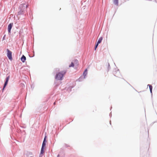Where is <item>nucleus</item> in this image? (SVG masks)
Wrapping results in <instances>:
<instances>
[{
  "label": "nucleus",
  "instance_id": "2eb2a0df",
  "mask_svg": "<svg viewBox=\"0 0 157 157\" xmlns=\"http://www.w3.org/2000/svg\"><path fill=\"white\" fill-rule=\"evenodd\" d=\"M97 47H98V46H95V50H96V48H97Z\"/></svg>",
  "mask_w": 157,
  "mask_h": 157
},
{
  "label": "nucleus",
  "instance_id": "ddd939ff",
  "mask_svg": "<svg viewBox=\"0 0 157 157\" xmlns=\"http://www.w3.org/2000/svg\"><path fill=\"white\" fill-rule=\"evenodd\" d=\"M44 147H41V154H42L44 153Z\"/></svg>",
  "mask_w": 157,
  "mask_h": 157
},
{
  "label": "nucleus",
  "instance_id": "20e7f679",
  "mask_svg": "<svg viewBox=\"0 0 157 157\" xmlns=\"http://www.w3.org/2000/svg\"><path fill=\"white\" fill-rule=\"evenodd\" d=\"M9 78H10V76H8L6 78V81L5 82V83H4V85L3 88L2 89V92H3L6 86L7 85V84Z\"/></svg>",
  "mask_w": 157,
  "mask_h": 157
},
{
  "label": "nucleus",
  "instance_id": "0eeeda50",
  "mask_svg": "<svg viewBox=\"0 0 157 157\" xmlns=\"http://www.w3.org/2000/svg\"><path fill=\"white\" fill-rule=\"evenodd\" d=\"M26 59V57L24 55H23L22 57L21 58V61L22 62L24 63Z\"/></svg>",
  "mask_w": 157,
  "mask_h": 157
},
{
  "label": "nucleus",
  "instance_id": "4468645a",
  "mask_svg": "<svg viewBox=\"0 0 157 157\" xmlns=\"http://www.w3.org/2000/svg\"><path fill=\"white\" fill-rule=\"evenodd\" d=\"M99 44V43H97L96 44L95 46H98Z\"/></svg>",
  "mask_w": 157,
  "mask_h": 157
},
{
  "label": "nucleus",
  "instance_id": "f257e3e1",
  "mask_svg": "<svg viewBox=\"0 0 157 157\" xmlns=\"http://www.w3.org/2000/svg\"><path fill=\"white\" fill-rule=\"evenodd\" d=\"M65 71H63L57 73L56 76V78L58 80H62L63 79V76L66 74Z\"/></svg>",
  "mask_w": 157,
  "mask_h": 157
},
{
  "label": "nucleus",
  "instance_id": "f03ea898",
  "mask_svg": "<svg viewBox=\"0 0 157 157\" xmlns=\"http://www.w3.org/2000/svg\"><path fill=\"white\" fill-rule=\"evenodd\" d=\"M27 5L25 4H21L19 6V9H20L19 13H21L24 10L27 9Z\"/></svg>",
  "mask_w": 157,
  "mask_h": 157
},
{
  "label": "nucleus",
  "instance_id": "dca6fc26",
  "mask_svg": "<svg viewBox=\"0 0 157 157\" xmlns=\"http://www.w3.org/2000/svg\"><path fill=\"white\" fill-rule=\"evenodd\" d=\"M55 104H56V103H55V102L54 103V105H55Z\"/></svg>",
  "mask_w": 157,
  "mask_h": 157
},
{
  "label": "nucleus",
  "instance_id": "1a4fd4ad",
  "mask_svg": "<svg viewBox=\"0 0 157 157\" xmlns=\"http://www.w3.org/2000/svg\"><path fill=\"white\" fill-rule=\"evenodd\" d=\"M102 39L103 38L102 37H101L100 38H99L98 40L97 43L99 44L100 43L102 40Z\"/></svg>",
  "mask_w": 157,
  "mask_h": 157
},
{
  "label": "nucleus",
  "instance_id": "39448f33",
  "mask_svg": "<svg viewBox=\"0 0 157 157\" xmlns=\"http://www.w3.org/2000/svg\"><path fill=\"white\" fill-rule=\"evenodd\" d=\"M13 23H10L9 25L8 26V30L9 33L10 32L11 29L13 25Z\"/></svg>",
  "mask_w": 157,
  "mask_h": 157
},
{
  "label": "nucleus",
  "instance_id": "423d86ee",
  "mask_svg": "<svg viewBox=\"0 0 157 157\" xmlns=\"http://www.w3.org/2000/svg\"><path fill=\"white\" fill-rule=\"evenodd\" d=\"M78 63V61L76 60L74 61V62H72L71 64L69 65V67H74V63L76 64Z\"/></svg>",
  "mask_w": 157,
  "mask_h": 157
},
{
  "label": "nucleus",
  "instance_id": "f8f14e48",
  "mask_svg": "<svg viewBox=\"0 0 157 157\" xmlns=\"http://www.w3.org/2000/svg\"><path fill=\"white\" fill-rule=\"evenodd\" d=\"M148 86H149V89L150 90V92L151 93H152V86L151 85H148Z\"/></svg>",
  "mask_w": 157,
  "mask_h": 157
},
{
  "label": "nucleus",
  "instance_id": "6e6552de",
  "mask_svg": "<svg viewBox=\"0 0 157 157\" xmlns=\"http://www.w3.org/2000/svg\"><path fill=\"white\" fill-rule=\"evenodd\" d=\"M113 2L114 4L117 6L118 5V0H113Z\"/></svg>",
  "mask_w": 157,
  "mask_h": 157
},
{
  "label": "nucleus",
  "instance_id": "9b49d317",
  "mask_svg": "<svg viewBox=\"0 0 157 157\" xmlns=\"http://www.w3.org/2000/svg\"><path fill=\"white\" fill-rule=\"evenodd\" d=\"M45 138L44 139V141L43 142V144H42V147H44V146H45Z\"/></svg>",
  "mask_w": 157,
  "mask_h": 157
},
{
  "label": "nucleus",
  "instance_id": "9d476101",
  "mask_svg": "<svg viewBox=\"0 0 157 157\" xmlns=\"http://www.w3.org/2000/svg\"><path fill=\"white\" fill-rule=\"evenodd\" d=\"M87 74V69H86L85 70V71H84L83 73V75L84 76V78H85L86 76V75Z\"/></svg>",
  "mask_w": 157,
  "mask_h": 157
},
{
  "label": "nucleus",
  "instance_id": "7ed1b4c3",
  "mask_svg": "<svg viewBox=\"0 0 157 157\" xmlns=\"http://www.w3.org/2000/svg\"><path fill=\"white\" fill-rule=\"evenodd\" d=\"M7 56L9 59L12 60V52L9 50L8 49H7Z\"/></svg>",
  "mask_w": 157,
  "mask_h": 157
},
{
  "label": "nucleus",
  "instance_id": "f3484780",
  "mask_svg": "<svg viewBox=\"0 0 157 157\" xmlns=\"http://www.w3.org/2000/svg\"><path fill=\"white\" fill-rule=\"evenodd\" d=\"M59 155H58L57 157H59Z\"/></svg>",
  "mask_w": 157,
  "mask_h": 157
},
{
  "label": "nucleus",
  "instance_id": "a211bd4d",
  "mask_svg": "<svg viewBox=\"0 0 157 157\" xmlns=\"http://www.w3.org/2000/svg\"><path fill=\"white\" fill-rule=\"evenodd\" d=\"M32 157L31 156V157Z\"/></svg>",
  "mask_w": 157,
  "mask_h": 157
}]
</instances>
